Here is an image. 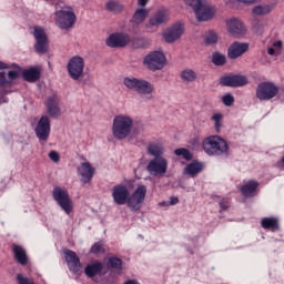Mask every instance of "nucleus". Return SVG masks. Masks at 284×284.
<instances>
[{"label":"nucleus","mask_w":284,"mask_h":284,"mask_svg":"<svg viewBox=\"0 0 284 284\" xmlns=\"http://www.w3.org/2000/svg\"><path fill=\"white\" fill-rule=\"evenodd\" d=\"M204 41L207 45H214V43L219 42V33L214 31L206 32Z\"/></svg>","instance_id":"obj_38"},{"label":"nucleus","mask_w":284,"mask_h":284,"mask_svg":"<svg viewBox=\"0 0 284 284\" xmlns=\"http://www.w3.org/2000/svg\"><path fill=\"white\" fill-rule=\"evenodd\" d=\"M180 81L183 85H192L199 81V72L192 68H185L180 71Z\"/></svg>","instance_id":"obj_24"},{"label":"nucleus","mask_w":284,"mask_h":284,"mask_svg":"<svg viewBox=\"0 0 284 284\" xmlns=\"http://www.w3.org/2000/svg\"><path fill=\"white\" fill-rule=\"evenodd\" d=\"M105 7L109 12H114L115 14H121L125 10V6L114 0L106 2Z\"/></svg>","instance_id":"obj_36"},{"label":"nucleus","mask_w":284,"mask_h":284,"mask_svg":"<svg viewBox=\"0 0 284 284\" xmlns=\"http://www.w3.org/2000/svg\"><path fill=\"white\" fill-rule=\"evenodd\" d=\"M123 85H125L128 90H132L133 92H138V94L145 97L148 101H152V99H154V85L148 80L126 77L123 79Z\"/></svg>","instance_id":"obj_2"},{"label":"nucleus","mask_w":284,"mask_h":284,"mask_svg":"<svg viewBox=\"0 0 284 284\" xmlns=\"http://www.w3.org/2000/svg\"><path fill=\"white\" fill-rule=\"evenodd\" d=\"M148 196V185L139 184L131 195H129V210L131 212H139L145 203V197Z\"/></svg>","instance_id":"obj_9"},{"label":"nucleus","mask_w":284,"mask_h":284,"mask_svg":"<svg viewBox=\"0 0 284 284\" xmlns=\"http://www.w3.org/2000/svg\"><path fill=\"white\" fill-rule=\"evenodd\" d=\"M222 103H224V105L230 108V105H232V103H234V95H232V93L223 95Z\"/></svg>","instance_id":"obj_46"},{"label":"nucleus","mask_w":284,"mask_h":284,"mask_svg":"<svg viewBox=\"0 0 284 284\" xmlns=\"http://www.w3.org/2000/svg\"><path fill=\"white\" fill-rule=\"evenodd\" d=\"M165 63H168V57H165V53L161 50L151 51L143 58L144 68L151 72L163 70Z\"/></svg>","instance_id":"obj_6"},{"label":"nucleus","mask_w":284,"mask_h":284,"mask_svg":"<svg viewBox=\"0 0 284 284\" xmlns=\"http://www.w3.org/2000/svg\"><path fill=\"white\" fill-rule=\"evenodd\" d=\"M102 270H103V263L93 262L85 266L84 273L89 276V278H92L93 276H97V274H99Z\"/></svg>","instance_id":"obj_31"},{"label":"nucleus","mask_w":284,"mask_h":284,"mask_svg":"<svg viewBox=\"0 0 284 284\" xmlns=\"http://www.w3.org/2000/svg\"><path fill=\"white\" fill-rule=\"evenodd\" d=\"M220 207L221 210H227V200H223L222 202H220Z\"/></svg>","instance_id":"obj_52"},{"label":"nucleus","mask_w":284,"mask_h":284,"mask_svg":"<svg viewBox=\"0 0 284 284\" xmlns=\"http://www.w3.org/2000/svg\"><path fill=\"white\" fill-rule=\"evenodd\" d=\"M17 283L18 284H34V281H32V278L19 273L17 275Z\"/></svg>","instance_id":"obj_44"},{"label":"nucleus","mask_w":284,"mask_h":284,"mask_svg":"<svg viewBox=\"0 0 284 284\" xmlns=\"http://www.w3.org/2000/svg\"><path fill=\"white\" fill-rule=\"evenodd\" d=\"M53 199L60 205L61 210L65 212V214H70L72 212V200L70 199V194L68 191L61 186H57L53 189Z\"/></svg>","instance_id":"obj_13"},{"label":"nucleus","mask_w":284,"mask_h":284,"mask_svg":"<svg viewBox=\"0 0 284 284\" xmlns=\"http://www.w3.org/2000/svg\"><path fill=\"white\" fill-rule=\"evenodd\" d=\"M22 77H23L24 81H28L29 83H34V81H39V79L41 77V71L39 70V68L33 67V68L24 70L22 72Z\"/></svg>","instance_id":"obj_28"},{"label":"nucleus","mask_w":284,"mask_h":284,"mask_svg":"<svg viewBox=\"0 0 284 284\" xmlns=\"http://www.w3.org/2000/svg\"><path fill=\"white\" fill-rule=\"evenodd\" d=\"M109 265L111 267H114L115 270H121V260L119 257H110L109 258Z\"/></svg>","instance_id":"obj_45"},{"label":"nucleus","mask_w":284,"mask_h":284,"mask_svg":"<svg viewBox=\"0 0 284 284\" xmlns=\"http://www.w3.org/2000/svg\"><path fill=\"white\" fill-rule=\"evenodd\" d=\"M65 261L68 263V267L71 272H79L81 270V261L77 256V253L67 250L64 252Z\"/></svg>","instance_id":"obj_25"},{"label":"nucleus","mask_w":284,"mask_h":284,"mask_svg":"<svg viewBox=\"0 0 284 284\" xmlns=\"http://www.w3.org/2000/svg\"><path fill=\"white\" fill-rule=\"evenodd\" d=\"M49 159L53 161V163H59V161L61 160V155H59V152L57 151H51L49 153Z\"/></svg>","instance_id":"obj_47"},{"label":"nucleus","mask_w":284,"mask_h":284,"mask_svg":"<svg viewBox=\"0 0 284 284\" xmlns=\"http://www.w3.org/2000/svg\"><path fill=\"white\" fill-rule=\"evenodd\" d=\"M266 52L270 57H281V54H283V41L274 40L271 45L267 47Z\"/></svg>","instance_id":"obj_29"},{"label":"nucleus","mask_w":284,"mask_h":284,"mask_svg":"<svg viewBox=\"0 0 284 284\" xmlns=\"http://www.w3.org/2000/svg\"><path fill=\"white\" fill-rule=\"evenodd\" d=\"M78 176H80L81 183H90L94 176V168L90 162H82L78 166Z\"/></svg>","instance_id":"obj_22"},{"label":"nucleus","mask_w":284,"mask_h":284,"mask_svg":"<svg viewBox=\"0 0 284 284\" xmlns=\"http://www.w3.org/2000/svg\"><path fill=\"white\" fill-rule=\"evenodd\" d=\"M200 1L201 0H182V2L189 8H192V10L199 4Z\"/></svg>","instance_id":"obj_49"},{"label":"nucleus","mask_w":284,"mask_h":284,"mask_svg":"<svg viewBox=\"0 0 284 284\" xmlns=\"http://www.w3.org/2000/svg\"><path fill=\"white\" fill-rule=\"evenodd\" d=\"M212 61L214 65H225L227 59L225 58V54L216 52L213 54Z\"/></svg>","instance_id":"obj_42"},{"label":"nucleus","mask_w":284,"mask_h":284,"mask_svg":"<svg viewBox=\"0 0 284 284\" xmlns=\"http://www.w3.org/2000/svg\"><path fill=\"white\" fill-rule=\"evenodd\" d=\"M284 95V89L278 88L276 83L271 81H265L260 83L255 90V97L258 101H272L276 97Z\"/></svg>","instance_id":"obj_5"},{"label":"nucleus","mask_w":284,"mask_h":284,"mask_svg":"<svg viewBox=\"0 0 284 284\" xmlns=\"http://www.w3.org/2000/svg\"><path fill=\"white\" fill-rule=\"evenodd\" d=\"M256 187H258V182L248 181L242 186L241 192L243 196H254V192H256Z\"/></svg>","instance_id":"obj_33"},{"label":"nucleus","mask_w":284,"mask_h":284,"mask_svg":"<svg viewBox=\"0 0 284 284\" xmlns=\"http://www.w3.org/2000/svg\"><path fill=\"white\" fill-rule=\"evenodd\" d=\"M274 10V7L271 4H262L253 8V14H257V17H264L265 14H270Z\"/></svg>","instance_id":"obj_37"},{"label":"nucleus","mask_w":284,"mask_h":284,"mask_svg":"<svg viewBox=\"0 0 284 284\" xmlns=\"http://www.w3.org/2000/svg\"><path fill=\"white\" fill-rule=\"evenodd\" d=\"M68 74L73 81H79L83 78V70H85V60L80 55L71 58L68 62Z\"/></svg>","instance_id":"obj_10"},{"label":"nucleus","mask_w":284,"mask_h":284,"mask_svg":"<svg viewBox=\"0 0 284 284\" xmlns=\"http://www.w3.org/2000/svg\"><path fill=\"white\" fill-rule=\"evenodd\" d=\"M211 120L214 121V128L216 130V132H221V128H223V114L221 113H214L211 118Z\"/></svg>","instance_id":"obj_41"},{"label":"nucleus","mask_w":284,"mask_h":284,"mask_svg":"<svg viewBox=\"0 0 284 284\" xmlns=\"http://www.w3.org/2000/svg\"><path fill=\"white\" fill-rule=\"evenodd\" d=\"M13 254L16 257V261L20 263V265H26L28 263V254L26 253V250L19 245H13Z\"/></svg>","instance_id":"obj_32"},{"label":"nucleus","mask_w":284,"mask_h":284,"mask_svg":"<svg viewBox=\"0 0 284 284\" xmlns=\"http://www.w3.org/2000/svg\"><path fill=\"white\" fill-rule=\"evenodd\" d=\"M8 100H6V92H0V103H7Z\"/></svg>","instance_id":"obj_53"},{"label":"nucleus","mask_w":284,"mask_h":284,"mask_svg":"<svg viewBox=\"0 0 284 284\" xmlns=\"http://www.w3.org/2000/svg\"><path fill=\"white\" fill-rule=\"evenodd\" d=\"M54 23L60 30H70L77 23V14L72 7L59 10L54 13Z\"/></svg>","instance_id":"obj_7"},{"label":"nucleus","mask_w":284,"mask_h":284,"mask_svg":"<svg viewBox=\"0 0 284 284\" xmlns=\"http://www.w3.org/2000/svg\"><path fill=\"white\" fill-rule=\"evenodd\" d=\"M10 68L8 64L4 62L0 61V70H8ZM10 81L6 79V73L0 72V88H3L4 85H9Z\"/></svg>","instance_id":"obj_39"},{"label":"nucleus","mask_w":284,"mask_h":284,"mask_svg":"<svg viewBox=\"0 0 284 284\" xmlns=\"http://www.w3.org/2000/svg\"><path fill=\"white\" fill-rule=\"evenodd\" d=\"M242 1V3H254V1H256V0H241Z\"/></svg>","instance_id":"obj_56"},{"label":"nucleus","mask_w":284,"mask_h":284,"mask_svg":"<svg viewBox=\"0 0 284 284\" xmlns=\"http://www.w3.org/2000/svg\"><path fill=\"white\" fill-rule=\"evenodd\" d=\"M201 172H203V163L197 161H193L184 168V174H187V176H191L192 179L197 174H201Z\"/></svg>","instance_id":"obj_27"},{"label":"nucleus","mask_w":284,"mask_h":284,"mask_svg":"<svg viewBox=\"0 0 284 284\" xmlns=\"http://www.w3.org/2000/svg\"><path fill=\"white\" fill-rule=\"evenodd\" d=\"M65 261L68 263V267L71 272H79L81 270V261L77 256V253L67 250L64 252Z\"/></svg>","instance_id":"obj_26"},{"label":"nucleus","mask_w":284,"mask_h":284,"mask_svg":"<svg viewBox=\"0 0 284 284\" xmlns=\"http://www.w3.org/2000/svg\"><path fill=\"white\" fill-rule=\"evenodd\" d=\"M105 252V247H103L102 242H97L91 247V254H103Z\"/></svg>","instance_id":"obj_43"},{"label":"nucleus","mask_w":284,"mask_h":284,"mask_svg":"<svg viewBox=\"0 0 284 284\" xmlns=\"http://www.w3.org/2000/svg\"><path fill=\"white\" fill-rule=\"evenodd\" d=\"M220 83L226 88H243V85H247V78L245 75H225L221 78Z\"/></svg>","instance_id":"obj_20"},{"label":"nucleus","mask_w":284,"mask_h":284,"mask_svg":"<svg viewBox=\"0 0 284 284\" xmlns=\"http://www.w3.org/2000/svg\"><path fill=\"white\" fill-rule=\"evenodd\" d=\"M247 50H250V43L233 42L227 50L229 59H239V57H243Z\"/></svg>","instance_id":"obj_23"},{"label":"nucleus","mask_w":284,"mask_h":284,"mask_svg":"<svg viewBox=\"0 0 284 284\" xmlns=\"http://www.w3.org/2000/svg\"><path fill=\"white\" fill-rule=\"evenodd\" d=\"M158 205H159L160 207H170V202L162 201V202H159Z\"/></svg>","instance_id":"obj_54"},{"label":"nucleus","mask_w":284,"mask_h":284,"mask_svg":"<svg viewBox=\"0 0 284 284\" xmlns=\"http://www.w3.org/2000/svg\"><path fill=\"white\" fill-rule=\"evenodd\" d=\"M168 159L163 156L154 158L149 161L146 172H149L151 176H165V174H168Z\"/></svg>","instance_id":"obj_12"},{"label":"nucleus","mask_w":284,"mask_h":284,"mask_svg":"<svg viewBox=\"0 0 284 284\" xmlns=\"http://www.w3.org/2000/svg\"><path fill=\"white\" fill-rule=\"evenodd\" d=\"M112 199L115 205H128L130 201V190L125 184H118L112 189Z\"/></svg>","instance_id":"obj_17"},{"label":"nucleus","mask_w":284,"mask_h":284,"mask_svg":"<svg viewBox=\"0 0 284 284\" xmlns=\"http://www.w3.org/2000/svg\"><path fill=\"white\" fill-rule=\"evenodd\" d=\"M128 43H130V36L125 33H113L105 41L108 48H125Z\"/></svg>","instance_id":"obj_19"},{"label":"nucleus","mask_w":284,"mask_h":284,"mask_svg":"<svg viewBox=\"0 0 284 284\" xmlns=\"http://www.w3.org/2000/svg\"><path fill=\"white\" fill-rule=\"evenodd\" d=\"M143 132V124H140L138 129L134 130V134H141Z\"/></svg>","instance_id":"obj_55"},{"label":"nucleus","mask_w":284,"mask_h":284,"mask_svg":"<svg viewBox=\"0 0 284 284\" xmlns=\"http://www.w3.org/2000/svg\"><path fill=\"white\" fill-rule=\"evenodd\" d=\"M148 18V9L138 8L132 17L131 23L133 26H141L143 21Z\"/></svg>","instance_id":"obj_30"},{"label":"nucleus","mask_w":284,"mask_h":284,"mask_svg":"<svg viewBox=\"0 0 284 284\" xmlns=\"http://www.w3.org/2000/svg\"><path fill=\"white\" fill-rule=\"evenodd\" d=\"M175 156H182V159H184V161H192V153L190 152V150L187 149H176L174 151Z\"/></svg>","instance_id":"obj_40"},{"label":"nucleus","mask_w":284,"mask_h":284,"mask_svg":"<svg viewBox=\"0 0 284 284\" xmlns=\"http://www.w3.org/2000/svg\"><path fill=\"white\" fill-rule=\"evenodd\" d=\"M202 148L209 156H221L227 154L230 146L225 139L219 135H211L203 140Z\"/></svg>","instance_id":"obj_4"},{"label":"nucleus","mask_w":284,"mask_h":284,"mask_svg":"<svg viewBox=\"0 0 284 284\" xmlns=\"http://www.w3.org/2000/svg\"><path fill=\"white\" fill-rule=\"evenodd\" d=\"M179 203V197L172 196L170 197L169 205H176Z\"/></svg>","instance_id":"obj_51"},{"label":"nucleus","mask_w":284,"mask_h":284,"mask_svg":"<svg viewBox=\"0 0 284 284\" xmlns=\"http://www.w3.org/2000/svg\"><path fill=\"white\" fill-rule=\"evenodd\" d=\"M226 30L231 37H234V39H241L247 34V28H245L243 21L237 18H230L226 20Z\"/></svg>","instance_id":"obj_15"},{"label":"nucleus","mask_w":284,"mask_h":284,"mask_svg":"<svg viewBox=\"0 0 284 284\" xmlns=\"http://www.w3.org/2000/svg\"><path fill=\"white\" fill-rule=\"evenodd\" d=\"M261 223L264 230H272V232L278 230V220L276 217H264Z\"/></svg>","instance_id":"obj_35"},{"label":"nucleus","mask_w":284,"mask_h":284,"mask_svg":"<svg viewBox=\"0 0 284 284\" xmlns=\"http://www.w3.org/2000/svg\"><path fill=\"white\" fill-rule=\"evenodd\" d=\"M36 135L40 143H45L50 139V118L42 115L36 126Z\"/></svg>","instance_id":"obj_18"},{"label":"nucleus","mask_w":284,"mask_h":284,"mask_svg":"<svg viewBox=\"0 0 284 284\" xmlns=\"http://www.w3.org/2000/svg\"><path fill=\"white\" fill-rule=\"evenodd\" d=\"M193 11L199 23L212 21V19L216 17V8L205 0L199 1L197 4L193 7Z\"/></svg>","instance_id":"obj_8"},{"label":"nucleus","mask_w":284,"mask_h":284,"mask_svg":"<svg viewBox=\"0 0 284 284\" xmlns=\"http://www.w3.org/2000/svg\"><path fill=\"white\" fill-rule=\"evenodd\" d=\"M59 103H61V98L57 93H53L47 100V110L52 119H59V116H61Z\"/></svg>","instance_id":"obj_21"},{"label":"nucleus","mask_w":284,"mask_h":284,"mask_svg":"<svg viewBox=\"0 0 284 284\" xmlns=\"http://www.w3.org/2000/svg\"><path fill=\"white\" fill-rule=\"evenodd\" d=\"M148 3H150V0H138V6L140 8H145V6H148Z\"/></svg>","instance_id":"obj_50"},{"label":"nucleus","mask_w":284,"mask_h":284,"mask_svg":"<svg viewBox=\"0 0 284 284\" xmlns=\"http://www.w3.org/2000/svg\"><path fill=\"white\" fill-rule=\"evenodd\" d=\"M134 130V118L128 113H120L112 120L111 134L116 141H125Z\"/></svg>","instance_id":"obj_1"},{"label":"nucleus","mask_w":284,"mask_h":284,"mask_svg":"<svg viewBox=\"0 0 284 284\" xmlns=\"http://www.w3.org/2000/svg\"><path fill=\"white\" fill-rule=\"evenodd\" d=\"M33 37L36 39V52H38V54H45L48 52V34L45 30L42 27H34Z\"/></svg>","instance_id":"obj_16"},{"label":"nucleus","mask_w":284,"mask_h":284,"mask_svg":"<svg viewBox=\"0 0 284 284\" xmlns=\"http://www.w3.org/2000/svg\"><path fill=\"white\" fill-rule=\"evenodd\" d=\"M170 21V11L165 8L158 10L152 14L146 23L148 30L151 32H156L161 26H165Z\"/></svg>","instance_id":"obj_11"},{"label":"nucleus","mask_w":284,"mask_h":284,"mask_svg":"<svg viewBox=\"0 0 284 284\" xmlns=\"http://www.w3.org/2000/svg\"><path fill=\"white\" fill-rule=\"evenodd\" d=\"M183 34H185V23L176 22L162 32V38L165 43H175Z\"/></svg>","instance_id":"obj_14"},{"label":"nucleus","mask_w":284,"mask_h":284,"mask_svg":"<svg viewBox=\"0 0 284 284\" xmlns=\"http://www.w3.org/2000/svg\"><path fill=\"white\" fill-rule=\"evenodd\" d=\"M123 85H125L128 90H132L133 92H138V94L145 97L148 101H152V99H154V85L148 80L126 77L123 79Z\"/></svg>","instance_id":"obj_3"},{"label":"nucleus","mask_w":284,"mask_h":284,"mask_svg":"<svg viewBox=\"0 0 284 284\" xmlns=\"http://www.w3.org/2000/svg\"><path fill=\"white\" fill-rule=\"evenodd\" d=\"M164 152H165V150L159 143H150L148 145V153L151 156H155V159H159V156H163Z\"/></svg>","instance_id":"obj_34"},{"label":"nucleus","mask_w":284,"mask_h":284,"mask_svg":"<svg viewBox=\"0 0 284 284\" xmlns=\"http://www.w3.org/2000/svg\"><path fill=\"white\" fill-rule=\"evenodd\" d=\"M17 70H12L8 72V77L11 81H14V79H19V65H16Z\"/></svg>","instance_id":"obj_48"}]
</instances>
